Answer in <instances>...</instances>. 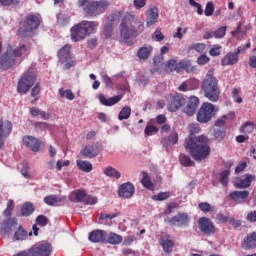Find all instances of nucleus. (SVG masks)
Here are the masks:
<instances>
[{
	"mask_svg": "<svg viewBox=\"0 0 256 256\" xmlns=\"http://www.w3.org/2000/svg\"><path fill=\"white\" fill-rule=\"evenodd\" d=\"M208 143L209 138L205 135H200L186 138L184 147L195 161H203L211 155V147H209Z\"/></svg>",
	"mask_w": 256,
	"mask_h": 256,
	"instance_id": "1",
	"label": "nucleus"
},
{
	"mask_svg": "<svg viewBox=\"0 0 256 256\" xmlns=\"http://www.w3.org/2000/svg\"><path fill=\"white\" fill-rule=\"evenodd\" d=\"M144 29L145 24L140 21L137 16L131 13H126L119 26L120 37L123 41H127L128 39H131V37H138L141 35Z\"/></svg>",
	"mask_w": 256,
	"mask_h": 256,
	"instance_id": "2",
	"label": "nucleus"
},
{
	"mask_svg": "<svg viewBox=\"0 0 256 256\" xmlns=\"http://www.w3.org/2000/svg\"><path fill=\"white\" fill-rule=\"evenodd\" d=\"M201 91L204 97L212 103H217L221 97V88L219 87V80L215 77L214 70L210 69L201 84Z\"/></svg>",
	"mask_w": 256,
	"mask_h": 256,
	"instance_id": "3",
	"label": "nucleus"
},
{
	"mask_svg": "<svg viewBox=\"0 0 256 256\" xmlns=\"http://www.w3.org/2000/svg\"><path fill=\"white\" fill-rule=\"evenodd\" d=\"M97 27H99V24L95 21H81L74 25L70 30L72 41L75 43H77V41H83L87 35L95 33Z\"/></svg>",
	"mask_w": 256,
	"mask_h": 256,
	"instance_id": "4",
	"label": "nucleus"
},
{
	"mask_svg": "<svg viewBox=\"0 0 256 256\" xmlns=\"http://www.w3.org/2000/svg\"><path fill=\"white\" fill-rule=\"evenodd\" d=\"M31 46L20 44L13 52L9 50L0 56V69H11L15 65L16 57H27L30 53Z\"/></svg>",
	"mask_w": 256,
	"mask_h": 256,
	"instance_id": "5",
	"label": "nucleus"
},
{
	"mask_svg": "<svg viewBox=\"0 0 256 256\" xmlns=\"http://www.w3.org/2000/svg\"><path fill=\"white\" fill-rule=\"evenodd\" d=\"M41 21V15L33 13L28 14L25 17L22 26L17 31L18 37H23L25 39L33 37V31H35V29H39Z\"/></svg>",
	"mask_w": 256,
	"mask_h": 256,
	"instance_id": "6",
	"label": "nucleus"
},
{
	"mask_svg": "<svg viewBox=\"0 0 256 256\" xmlns=\"http://www.w3.org/2000/svg\"><path fill=\"white\" fill-rule=\"evenodd\" d=\"M78 7H82L86 17H97L101 13H105L109 2L107 1H89V0H78Z\"/></svg>",
	"mask_w": 256,
	"mask_h": 256,
	"instance_id": "7",
	"label": "nucleus"
},
{
	"mask_svg": "<svg viewBox=\"0 0 256 256\" xmlns=\"http://www.w3.org/2000/svg\"><path fill=\"white\" fill-rule=\"evenodd\" d=\"M37 81V73L33 70H28L24 73L18 81L17 91L20 95H27L28 91H31V87L35 85Z\"/></svg>",
	"mask_w": 256,
	"mask_h": 256,
	"instance_id": "8",
	"label": "nucleus"
},
{
	"mask_svg": "<svg viewBox=\"0 0 256 256\" xmlns=\"http://www.w3.org/2000/svg\"><path fill=\"white\" fill-rule=\"evenodd\" d=\"M219 109L210 102H204L197 112L198 123H209Z\"/></svg>",
	"mask_w": 256,
	"mask_h": 256,
	"instance_id": "9",
	"label": "nucleus"
},
{
	"mask_svg": "<svg viewBox=\"0 0 256 256\" xmlns=\"http://www.w3.org/2000/svg\"><path fill=\"white\" fill-rule=\"evenodd\" d=\"M30 256H51L53 246L49 242H39L28 249Z\"/></svg>",
	"mask_w": 256,
	"mask_h": 256,
	"instance_id": "10",
	"label": "nucleus"
},
{
	"mask_svg": "<svg viewBox=\"0 0 256 256\" xmlns=\"http://www.w3.org/2000/svg\"><path fill=\"white\" fill-rule=\"evenodd\" d=\"M164 221L165 223L170 225V227H187L189 225V222L191 221V218L189 217V214L185 212H179L173 217L165 218Z\"/></svg>",
	"mask_w": 256,
	"mask_h": 256,
	"instance_id": "11",
	"label": "nucleus"
},
{
	"mask_svg": "<svg viewBox=\"0 0 256 256\" xmlns=\"http://www.w3.org/2000/svg\"><path fill=\"white\" fill-rule=\"evenodd\" d=\"M198 228L200 229L201 233H204V235H215V233H217L215 224H213V221L207 217H201L198 220Z\"/></svg>",
	"mask_w": 256,
	"mask_h": 256,
	"instance_id": "12",
	"label": "nucleus"
},
{
	"mask_svg": "<svg viewBox=\"0 0 256 256\" xmlns=\"http://www.w3.org/2000/svg\"><path fill=\"white\" fill-rule=\"evenodd\" d=\"M135 195V186L131 182H125L120 185L118 189V197H123V199H131Z\"/></svg>",
	"mask_w": 256,
	"mask_h": 256,
	"instance_id": "13",
	"label": "nucleus"
},
{
	"mask_svg": "<svg viewBox=\"0 0 256 256\" xmlns=\"http://www.w3.org/2000/svg\"><path fill=\"white\" fill-rule=\"evenodd\" d=\"M22 141L27 149H30V151L33 153H39V149L41 148V141L38 138L33 136H24Z\"/></svg>",
	"mask_w": 256,
	"mask_h": 256,
	"instance_id": "14",
	"label": "nucleus"
},
{
	"mask_svg": "<svg viewBox=\"0 0 256 256\" xmlns=\"http://www.w3.org/2000/svg\"><path fill=\"white\" fill-rule=\"evenodd\" d=\"M239 53H241V47L237 48L235 52H229L221 60V65L227 67L229 65H237L239 63Z\"/></svg>",
	"mask_w": 256,
	"mask_h": 256,
	"instance_id": "15",
	"label": "nucleus"
},
{
	"mask_svg": "<svg viewBox=\"0 0 256 256\" xmlns=\"http://www.w3.org/2000/svg\"><path fill=\"white\" fill-rule=\"evenodd\" d=\"M183 105H185V98L183 97V94H175L167 106L168 111L175 113V111H179V108L183 107Z\"/></svg>",
	"mask_w": 256,
	"mask_h": 256,
	"instance_id": "16",
	"label": "nucleus"
},
{
	"mask_svg": "<svg viewBox=\"0 0 256 256\" xmlns=\"http://www.w3.org/2000/svg\"><path fill=\"white\" fill-rule=\"evenodd\" d=\"M229 197L234 203H237V205H242V203H247V200L249 199V191L248 190H242V191H233L229 194Z\"/></svg>",
	"mask_w": 256,
	"mask_h": 256,
	"instance_id": "17",
	"label": "nucleus"
},
{
	"mask_svg": "<svg viewBox=\"0 0 256 256\" xmlns=\"http://www.w3.org/2000/svg\"><path fill=\"white\" fill-rule=\"evenodd\" d=\"M17 227V218L4 220L0 225V235H9Z\"/></svg>",
	"mask_w": 256,
	"mask_h": 256,
	"instance_id": "18",
	"label": "nucleus"
},
{
	"mask_svg": "<svg viewBox=\"0 0 256 256\" xmlns=\"http://www.w3.org/2000/svg\"><path fill=\"white\" fill-rule=\"evenodd\" d=\"M88 239L91 243H105L107 241V231L93 230L89 233Z\"/></svg>",
	"mask_w": 256,
	"mask_h": 256,
	"instance_id": "19",
	"label": "nucleus"
},
{
	"mask_svg": "<svg viewBox=\"0 0 256 256\" xmlns=\"http://www.w3.org/2000/svg\"><path fill=\"white\" fill-rule=\"evenodd\" d=\"M177 143H179V134L176 131L171 132L168 136L161 139V145L165 147L166 151H169V148L177 145Z\"/></svg>",
	"mask_w": 256,
	"mask_h": 256,
	"instance_id": "20",
	"label": "nucleus"
},
{
	"mask_svg": "<svg viewBox=\"0 0 256 256\" xmlns=\"http://www.w3.org/2000/svg\"><path fill=\"white\" fill-rule=\"evenodd\" d=\"M252 181H255V176L251 174H245L244 178L236 179L234 187H236V189H247V187H251Z\"/></svg>",
	"mask_w": 256,
	"mask_h": 256,
	"instance_id": "21",
	"label": "nucleus"
},
{
	"mask_svg": "<svg viewBox=\"0 0 256 256\" xmlns=\"http://www.w3.org/2000/svg\"><path fill=\"white\" fill-rule=\"evenodd\" d=\"M121 99H123V94L113 96L109 99H107V97H105V95L103 94L98 95L99 102L101 103V105H104L105 107H112V105H117V103H119Z\"/></svg>",
	"mask_w": 256,
	"mask_h": 256,
	"instance_id": "22",
	"label": "nucleus"
},
{
	"mask_svg": "<svg viewBox=\"0 0 256 256\" xmlns=\"http://www.w3.org/2000/svg\"><path fill=\"white\" fill-rule=\"evenodd\" d=\"M57 55L60 63H67L73 57V54H71V44L64 45Z\"/></svg>",
	"mask_w": 256,
	"mask_h": 256,
	"instance_id": "23",
	"label": "nucleus"
},
{
	"mask_svg": "<svg viewBox=\"0 0 256 256\" xmlns=\"http://www.w3.org/2000/svg\"><path fill=\"white\" fill-rule=\"evenodd\" d=\"M159 19V9L157 7H153L148 9L146 12V26L151 27L155 25Z\"/></svg>",
	"mask_w": 256,
	"mask_h": 256,
	"instance_id": "24",
	"label": "nucleus"
},
{
	"mask_svg": "<svg viewBox=\"0 0 256 256\" xmlns=\"http://www.w3.org/2000/svg\"><path fill=\"white\" fill-rule=\"evenodd\" d=\"M100 152L101 149H99V146L88 144L84 147V149L81 150V155L87 157L88 159H93V157H97Z\"/></svg>",
	"mask_w": 256,
	"mask_h": 256,
	"instance_id": "25",
	"label": "nucleus"
},
{
	"mask_svg": "<svg viewBox=\"0 0 256 256\" xmlns=\"http://www.w3.org/2000/svg\"><path fill=\"white\" fill-rule=\"evenodd\" d=\"M242 248H244L245 251L256 249V232H251L243 239Z\"/></svg>",
	"mask_w": 256,
	"mask_h": 256,
	"instance_id": "26",
	"label": "nucleus"
},
{
	"mask_svg": "<svg viewBox=\"0 0 256 256\" xmlns=\"http://www.w3.org/2000/svg\"><path fill=\"white\" fill-rule=\"evenodd\" d=\"M11 131H13V123L9 120L0 119V135L7 138L11 135Z\"/></svg>",
	"mask_w": 256,
	"mask_h": 256,
	"instance_id": "27",
	"label": "nucleus"
},
{
	"mask_svg": "<svg viewBox=\"0 0 256 256\" xmlns=\"http://www.w3.org/2000/svg\"><path fill=\"white\" fill-rule=\"evenodd\" d=\"M86 195L87 193L85 192V190H75L71 192L69 199L73 203H85Z\"/></svg>",
	"mask_w": 256,
	"mask_h": 256,
	"instance_id": "28",
	"label": "nucleus"
},
{
	"mask_svg": "<svg viewBox=\"0 0 256 256\" xmlns=\"http://www.w3.org/2000/svg\"><path fill=\"white\" fill-rule=\"evenodd\" d=\"M151 53H153V46H143L138 49L137 57L142 61H147L149 59Z\"/></svg>",
	"mask_w": 256,
	"mask_h": 256,
	"instance_id": "29",
	"label": "nucleus"
},
{
	"mask_svg": "<svg viewBox=\"0 0 256 256\" xmlns=\"http://www.w3.org/2000/svg\"><path fill=\"white\" fill-rule=\"evenodd\" d=\"M180 71L195 73V71H197V66H193L190 60H180Z\"/></svg>",
	"mask_w": 256,
	"mask_h": 256,
	"instance_id": "30",
	"label": "nucleus"
},
{
	"mask_svg": "<svg viewBox=\"0 0 256 256\" xmlns=\"http://www.w3.org/2000/svg\"><path fill=\"white\" fill-rule=\"evenodd\" d=\"M35 213V206L31 202H25L21 207L22 217H30Z\"/></svg>",
	"mask_w": 256,
	"mask_h": 256,
	"instance_id": "31",
	"label": "nucleus"
},
{
	"mask_svg": "<svg viewBox=\"0 0 256 256\" xmlns=\"http://www.w3.org/2000/svg\"><path fill=\"white\" fill-rule=\"evenodd\" d=\"M77 167L84 173H91L93 171V164L87 160H77Z\"/></svg>",
	"mask_w": 256,
	"mask_h": 256,
	"instance_id": "32",
	"label": "nucleus"
},
{
	"mask_svg": "<svg viewBox=\"0 0 256 256\" xmlns=\"http://www.w3.org/2000/svg\"><path fill=\"white\" fill-rule=\"evenodd\" d=\"M106 241L109 245H120V243H123V236L115 232H111Z\"/></svg>",
	"mask_w": 256,
	"mask_h": 256,
	"instance_id": "33",
	"label": "nucleus"
},
{
	"mask_svg": "<svg viewBox=\"0 0 256 256\" xmlns=\"http://www.w3.org/2000/svg\"><path fill=\"white\" fill-rule=\"evenodd\" d=\"M104 175H106V177H111L112 179H121V172L112 166H107L104 168Z\"/></svg>",
	"mask_w": 256,
	"mask_h": 256,
	"instance_id": "34",
	"label": "nucleus"
},
{
	"mask_svg": "<svg viewBox=\"0 0 256 256\" xmlns=\"http://www.w3.org/2000/svg\"><path fill=\"white\" fill-rule=\"evenodd\" d=\"M239 131H240V133H243L244 135H251V133H253V131H255V124L253 122H245L239 128Z\"/></svg>",
	"mask_w": 256,
	"mask_h": 256,
	"instance_id": "35",
	"label": "nucleus"
},
{
	"mask_svg": "<svg viewBox=\"0 0 256 256\" xmlns=\"http://www.w3.org/2000/svg\"><path fill=\"white\" fill-rule=\"evenodd\" d=\"M103 34L105 39H109L113 35V18H107Z\"/></svg>",
	"mask_w": 256,
	"mask_h": 256,
	"instance_id": "36",
	"label": "nucleus"
},
{
	"mask_svg": "<svg viewBox=\"0 0 256 256\" xmlns=\"http://www.w3.org/2000/svg\"><path fill=\"white\" fill-rule=\"evenodd\" d=\"M14 241H25L27 239V231L23 228V226H19L18 229L14 233L13 237Z\"/></svg>",
	"mask_w": 256,
	"mask_h": 256,
	"instance_id": "37",
	"label": "nucleus"
},
{
	"mask_svg": "<svg viewBox=\"0 0 256 256\" xmlns=\"http://www.w3.org/2000/svg\"><path fill=\"white\" fill-rule=\"evenodd\" d=\"M166 71H170L173 73V71H176V73H181V67H180V62L177 63V60H169L166 63Z\"/></svg>",
	"mask_w": 256,
	"mask_h": 256,
	"instance_id": "38",
	"label": "nucleus"
},
{
	"mask_svg": "<svg viewBox=\"0 0 256 256\" xmlns=\"http://www.w3.org/2000/svg\"><path fill=\"white\" fill-rule=\"evenodd\" d=\"M160 245L163 247L165 253H171L173 251V247H175V242L171 239H162Z\"/></svg>",
	"mask_w": 256,
	"mask_h": 256,
	"instance_id": "39",
	"label": "nucleus"
},
{
	"mask_svg": "<svg viewBox=\"0 0 256 256\" xmlns=\"http://www.w3.org/2000/svg\"><path fill=\"white\" fill-rule=\"evenodd\" d=\"M229 175H231V171L229 170H224L220 172L219 182L221 183V185H223V187H227V185H229Z\"/></svg>",
	"mask_w": 256,
	"mask_h": 256,
	"instance_id": "40",
	"label": "nucleus"
},
{
	"mask_svg": "<svg viewBox=\"0 0 256 256\" xmlns=\"http://www.w3.org/2000/svg\"><path fill=\"white\" fill-rule=\"evenodd\" d=\"M131 117V107L124 106L118 114L119 121L129 119Z\"/></svg>",
	"mask_w": 256,
	"mask_h": 256,
	"instance_id": "41",
	"label": "nucleus"
},
{
	"mask_svg": "<svg viewBox=\"0 0 256 256\" xmlns=\"http://www.w3.org/2000/svg\"><path fill=\"white\" fill-rule=\"evenodd\" d=\"M142 179H141V183L143 185V187H145L146 189H153V182L151 181V177H149V174H147V172H142Z\"/></svg>",
	"mask_w": 256,
	"mask_h": 256,
	"instance_id": "42",
	"label": "nucleus"
},
{
	"mask_svg": "<svg viewBox=\"0 0 256 256\" xmlns=\"http://www.w3.org/2000/svg\"><path fill=\"white\" fill-rule=\"evenodd\" d=\"M59 94L60 97H65V99H67L68 101H73V99H75V94L73 93V91H71V89L65 90L63 88H60Z\"/></svg>",
	"mask_w": 256,
	"mask_h": 256,
	"instance_id": "43",
	"label": "nucleus"
},
{
	"mask_svg": "<svg viewBox=\"0 0 256 256\" xmlns=\"http://www.w3.org/2000/svg\"><path fill=\"white\" fill-rule=\"evenodd\" d=\"M171 197V192H160L157 195H152V201H167Z\"/></svg>",
	"mask_w": 256,
	"mask_h": 256,
	"instance_id": "44",
	"label": "nucleus"
},
{
	"mask_svg": "<svg viewBox=\"0 0 256 256\" xmlns=\"http://www.w3.org/2000/svg\"><path fill=\"white\" fill-rule=\"evenodd\" d=\"M180 163L183 165V167H193V165H195V162L191 160V157L185 154L180 155Z\"/></svg>",
	"mask_w": 256,
	"mask_h": 256,
	"instance_id": "45",
	"label": "nucleus"
},
{
	"mask_svg": "<svg viewBox=\"0 0 256 256\" xmlns=\"http://www.w3.org/2000/svg\"><path fill=\"white\" fill-rule=\"evenodd\" d=\"M198 207L203 213H212L214 211L212 205L208 202H200L198 204Z\"/></svg>",
	"mask_w": 256,
	"mask_h": 256,
	"instance_id": "46",
	"label": "nucleus"
},
{
	"mask_svg": "<svg viewBox=\"0 0 256 256\" xmlns=\"http://www.w3.org/2000/svg\"><path fill=\"white\" fill-rule=\"evenodd\" d=\"M215 13V4L213 2L209 1L206 4L205 10H204V15L206 17H211Z\"/></svg>",
	"mask_w": 256,
	"mask_h": 256,
	"instance_id": "47",
	"label": "nucleus"
},
{
	"mask_svg": "<svg viewBox=\"0 0 256 256\" xmlns=\"http://www.w3.org/2000/svg\"><path fill=\"white\" fill-rule=\"evenodd\" d=\"M144 133L148 137H151V135H157V133H159V128H157V126L154 125H147L144 130Z\"/></svg>",
	"mask_w": 256,
	"mask_h": 256,
	"instance_id": "48",
	"label": "nucleus"
},
{
	"mask_svg": "<svg viewBox=\"0 0 256 256\" xmlns=\"http://www.w3.org/2000/svg\"><path fill=\"white\" fill-rule=\"evenodd\" d=\"M227 33V26H222L213 32V35L216 39H223Z\"/></svg>",
	"mask_w": 256,
	"mask_h": 256,
	"instance_id": "49",
	"label": "nucleus"
},
{
	"mask_svg": "<svg viewBox=\"0 0 256 256\" xmlns=\"http://www.w3.org/2000/svg\"><path fill=\"white\" fill-rule=\"evenodd\" d=\"M239 93H241V90L239 88H233L232 89V99L234 103H243V98L239 96Z\"/></svg>",
	"mask_w": 256,
	"mask_h": 256,
	"instance_id": "50",
	"label": "nucleus"
},
{
	"mask_svg": "<svg viewBox=\"0 0 256 256\" xmlns=\"http://www.w3.org/2000/svg\"><path fill=\"white\" fill-rule=\"evenodd\" d=\"M36 223L40 227H46V225H49V218L45 215H39L36 217Z\"/></svg>",
	"mask_w": 256,
	"mask_h": 256,
	"instance_id": "51",
	"label": "nucleus"
},
{
	"mask_svg": "<svg viewBox=\"0 0 256 256\" xmlns=\"http://www.w3.org/2000/svg\"><path fill=\"white\" fill-rule=\"evenodd\" d=\"M188 131L190 135H197L201 133V127H199V124L192 123V124H189Z\"/></svg>",
	"mask_w": 256,
	"mask_h": 256,
	"instance_id": "52",
	"label": "nucleus"
},
{
	"mask_svg": "<svg viewBox=\"0 0 256 256\" xmlns=\"http://www.w3.org/2000/svg\"><path fill=\"white\" fill-rule=\"evenodd\" d=\"M44 203H46V205L53 206L56 203H59V198L55 195H49L44 198Z\"/></svg>",
	"mask_w": 256,
	"mask_h": 256,
	"instance_id": "53",
	"label": "nucleus"
},
{
	"mask_svg": "<svg viewBox=\"0 0 256 256\" xmlns=\"http://www.w3.org/2000/svg\"><path fill=\"white\" fill-rule=\"evenodd\" d=\"M153 41H163L165 39V35H163V32H161L160 28H157L156 31L152 34Z\"/></svg>",
	"mask_w": 256,
	"mask_h": 256,
	"instance_id": "54",
	"label": "nucleus"
},
{
	"mask_svg": "<svg viewBox=\"0 0 256 256\" xmlns=\"http://www.w3.org/2000/svg\"><path fill=\"white\" fill-rule=\"evenodd\" d=\"M57 23L59 27H67V25H69V18L63 15H59L57 18Z\"/></svg>",
	"mask_w": 256,
	"mask_h": 256,
	"instance_id": "55",
	"label": "nucleus"
},
{
	"mask_svg": "<svg viewBox=\"0 0 256 256\" xmlns=\"http://www.w3.org/2000/svg\"><path fill=\"white\" fill-rule=\"evenodd\" d=\"M97 197L86 194L84 198V205H95L97 204Z\"/></svg>",
	"mask_w": 256,
	"mask_h": 256,
	"instance_id": "56",
	"label": "nucleus"
},
{
	"mask_svg": "<svg viewBox=\"0 0 256 256\" xmlns=\"http://www.w3.org/2000/svg\"><path fill=\"white\" fill-rule=\"evenodd\" d=\"M188 105L190 107H193L194 109H197V107L199 106V99L197 98V96H191L189 98Z\"/></svg>",
	"mask_w": 256,
	"mask_h": 256,
	"instance_id": "57",
	"label": "nucleus"
},
{
	"mask_svg": "<svg viewBox=\"0 0 256 256\" xmlns=\"http://www.w3.org/2000/svg\"><path fill=\"white\" fill-rule=\"evenodd\" d=\"M190 49H194V51H197L198 53H203V51H205V44L203 43L192 44Z\"/></svg>",
	"mask_w": 256,
	"mask_h": 256,
	"instance_id": "58",
	"label": "nucleus"
},
{
	"mask_svg": "<svg viewBox=\"0 0 256 256\" xmlns=\"http://www.w3.org/2000/svg\"><path fill=\"white\" fill-rule=\"evenodd\" d=\"M39 93H41V85L39 84V82H37L35 86L31 89L30 95L31 97H37Z\"/></svg>",
	"mask_w": 256,
	"mask_h": 256,
	"instance_id": "59",
	"label": "nucleus"
},
{
	"mask_svg": "<svg viewBox=\"0 0 256 256\" xmlns=\"http://www.w3.org/2000/svg\"><path fill=\"white\" fill-rule=\"evenodd\" d=\"M102 81L109 89L113 88V80H111V77H109L107 74L102 75Z\"/></svg>",
	"mask_w": 256,
	"mask_h": 256,
	"instance_id": "60",
	"label": "nucleus"
},
{
	"mask_svg": "<svg viewBox=\"0 0 256 256\" xmlns=\"http://www.w3.org/2000/svg\"><path fill=\"white\" fill-rule=\"evenodd\" d=\"M210 59L207 57V55L202 54L197 58L198 65H207L209 63Z\"/></svg>",
	"mask_w": 256,
	"mask_h": 256,
	"instance_id": "61",
	"label": "nucleus"
},
{
	"mask_svg": "<svg viewBox=\"0 0 256 256\" xmlns=\"http://www.w3.org/2000/svg\"><path fill=\"white\" fill-rule=\"evenodd\" d=\"M195 111H197V108H194L193 106H190L189 104L186 105L184 108V113L188 115L189 117H192V115H195Z\"/></svg>",
	"mask_w": 256,
	"mask_h": 256,
	"instance_id": "62",
	"label": "nucleus"
},
{
	"mask_svg": "<svg viewBox=\"0 0 256 256\" xmlns=\"http://www.w3.org/2000/svg\"><path fill=\"white\" fill-rule=\"evenodd\" d=\"M133 5L135 9H143L147 5V0H134Z\"/></svg>",
	"mask_w": 256,
	"mask_h": 256,
	"instance_id": "63",
	"label": "nucleus"
},
{
	"mask_svg": "<svg viewBox=\"0 0 256 256\" xmlns=\"http://www.w3.org/2000/svg\"><path fill=\"white\" fill-rule=\"evenodd\" d=\"M246 220L249 223H256V210L249 212L246 216Z\"/></svg>",
	"mask_w": 256,
	"mask_h": 256,
	"instance_id": "64",
	"label": "nucleus"
}]
</instances>
